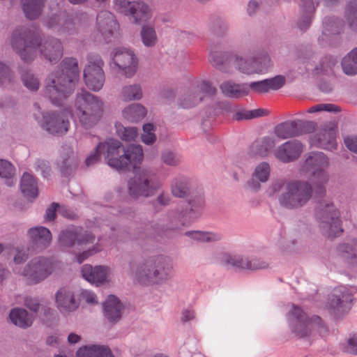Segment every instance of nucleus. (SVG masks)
I'll return each mask as SVG.
<instances>
[{
    "label": "nucleus",
    "mask_w": 357,
    "mask_h": 357,
    "mask_svg": "<svg viewBox=\"0 0 357 357\" xmlns=\"http://www.w3.org/2000/svg\"><path fill=\"white\" fill-rule=\"evenodd\" d=\"M77 19H78V15L77 13L69 14L66 12H62L59 15L58 21H62L63 22H72Z\"/></svg>",
    "instance_id": "774afa93"
},
{
    "label": "nucleus",
    "mask_w": 357,
    "mask_h": 357,
    "mask_svg": "<svg viewBox=\"0 0 357 357\" xmlns=\"http://www.w3.org/2000/svg\"><path fill=\"white\" fill-rule=\"evenodd\" d=\"M104 62L98 55L91 56L84 70V79L91 90L98 91L104 85L105 77L102 70Z\"/></svg>",
    "instance_id": "f8f14e48"
},
{
    "label": "nucleus",
    "mask_w": 357,
    "mask_h": 357,
    "mask_svg": "<svg viewBox=\"0 0 357 357\" xmlns=\"http://www.w3.org/2000/svg\"><path fill=\"white\" fill-rule=\"evenodd\" d=\"M79 75L77 59L66 58L61 63L60 68L47 77L45 83V96L53 104L60 105L61 101L74 91Z\"/></svg>",
    "instance_id": "7ed1b4c3"
},
{
    "label": "nucleus",
    "mask_w": 357,
    "mask_h": 357,
    "mask_svg": "<svg viewBox=\"0 0 357 357\" xmlns=\"http://www.w3.org/2000/svg\"><path fill=\"white\" fill-rule=\"evenodd\" d=\"M291 315L296 321L294 326V332L300 337L307 336L313 328V324L307 320L306 314L301 309L293 305Z\"/></svg>",
    "instance_id": "4be33fe9"
},
{
    "label": "nucleus",
    "mask_w": 357,
    "mask_h": 357,
    "mask_svg": "<svg viewBox=\"0 0 357 357\" xmlns=\"http://www.w3.org/2000/svg\"><path fill=\"white\" fill-rule=\"evenodd\" d=\"M95 241L96 236L91 231L75 226L62 230L59 236V243L63 248H72L75 245L86 246L93 244Z\"/></svg>",
    "instance_id": "9b49d317"
},
{
    "label": "nucleus",
    "mask_w": 357,
    "mask_h": 357,
    "mask_svg": "<svg viewBox=\"0 0 357 357\" xmlns=\"http://www.w3.org/2000/svg\"><path fill=\"white\" fill-rule=\"evenodd\" d=\"M328 166L327 157L321 152L310 153L301 165V171L310 173L312 176H318L320 172L327 173L325 169Z\"/></svg>",
    "instance_id": "a211bd4d"
},
{
    "label": "nucleus",
    "mask_w": 357,
    "mask_h": 357,
    "mask_svg": "<svg viewBox=\"0 0 357 357\" xmlns=\"http://www.w3.org/2000/svg\"><path fill=\"white\" fill-rule=\"evenodd\" d=\"M272 190L275 192L282 190L279 197V202L289 209L303 206L312 197V185L306 181L278 180L273 183Z\"/></svg>",
    "instance_id": "39448f33"
},
{
    "label": "nucleus",
    "mask_w": 357,
    "mask_h": 357,
    "mask_svg": "<svg viewBox=\"0 0 357 357\" xmlns=\"http://www.w3.org/2000/svg\"><path fill=\"white\" fill-rule=\"evenodd\" d=\"M155 174L149 169H142L136 172L128 183V192L133 197H149L155 195L160 188Z\"/></svg>",
    "instance_id": "9d476101"
},
{
    "label": "nucleus",
    "mask_w": 357,
    "mask_h": 357,
    "mask_svg": "<svg viewBox=\"0 0 357 357\" xmlns=\"http://www.w3.org/2000/svg\"><path fill=\"white\" fill-rule=\"evenodd\" d=\"M24 305L31 311L37 312L40 304L37 298L27 296L24 299Z\"/></svg>",
    "instance_id": "e2e57ef3"
},
{
    "label": "nucleus",
    "mask_w": 357,
    "mask_h": 357,
    "mask_svg": "<svg viewBox=\"0 0 357 357\" xmlns=\"http://www.w3.org/2000/svg\"><path fill=\"white\" fill-rule=\"evenodd\" d=\"M46 0H21L22 10L26 17L35 20L42 14Z\"/></svg>",
    "instance_id": "393cba45"
},
{
    "label": "nucleus",
    "mask_w": 357,
    "mask_h": 357,
    "mask_svg": "<svg viewBox=\"0 0 357 357\" xmlns=\"http://www.w3.org/2000/svg\"><path fill=\"white\" fill-rule=\"evenodd\" d=\"M11 80L10 69L8 66L0 62V84Z\"/></svg>",
    "instance_id": "680f3d73"
},
{
    "label": "nucleus",
    "mask_w": 357,
    "mask_h": 357,
    "mask_svg": "<svg viewBox=\"0 0 357 357\" xmlns=\"http://www.w3.org/2000/svg\"><path fill=\"white\" fill-rule=\"evenodd\" d=\"M28 236L32 243L37 248L44 249L48 247L52 241L50 231L42 226L32 227L28 230Z\"/></svg>",
    "instance_id": "5701e85b"
},
{
    "label": "nucleus",
    "mask_w": 357,
    "mask_h": 357,
    "mask_svg": "<svg viewBox=\"0 0 357 357\" xmlns=\"http://www.w3.org/2000/svg\"><path fill=\"white\" fill-rule=\"evenodd\" d=\"M304 145L298 140L288 141L273 151L274 156L280 161L287 163L297 160L303 151Z\"/></svg>",
    "instance_id": "f3484780"
},
{
    "label": "nucleus",
    "mask_w": 357,
    "mask_h": 357,
    "mask_svg": "<svg viewBox=\"0 0 357 357\" xmlns=\"http://www.w3.org/2000/svg\"><path fill=\"white\" fill-rule=\"evenodd\" d=\"M274 132L277 137L284 139L298 136L295 121H287L275 126Z\"/></svg>",
    "instance_id": "7c9ffc66"
},
{
    "label": "nucleus",
    "mask_w": 357,
    "mask_h": 357,
    "mask_svg": "<svg viewBox=\"0 0 357 357\" xmlns=\"http://www.w3.org/2000/svg\"><path fill=\"white\" fill-rule=\"evenodd\" d=\"M353 295L350 291L344 287H340L333 289L328 298V306L334 312L344 313L351 307Z\"/></svg>",
    "instance_id": "dca6fc26"
},
{
    "label": "nucleus",
    "mask_w": 357,
    "mask_h": 357,
    "mask_svg": "<svg viewBox=\"0 0 357 357\" xmlns=\"http://www.w3.org/2000/svg\"><path fill=\"white\" fill-rule=\"evenodd\" d=\"M55 301L56 307L61 312H73L79 307L74 292L68 287H61L56 291Z\"/></svg>",
    "instance_id": "aec40b11"
},
{
    "label": "nucleus",
    "mask_w": 357,
    "mask_h": 357,
    "mask_svg": "<svg viewBox=\"0 0 357 357\" xmlns=\"http://www.w3.org/2000/svg\"><path fill=\"white\" fill-rule=\"evenodd\" d=\"M342 67L347 75H354L357 74V47L353 49L343 58Z\"/></svg>",
    "instance_id": "f704fd0d"
},
{
    "label": "nucleus",
    "mask_w": 357,
    "mask_h": 357,
    "mask_svg": "<svg viewBox=\"0 0 357 357\" xmlns=\"http://www.w3.org/2000/svg\"><path fill=\"white\" fill-rule=\"evenodd\" d=\"M21 191L28 199H34L38 196V186L33 176L29 173H24L20 184Z\"/></svg>",
    "instance_id": "c85d7f7f"
},
{
    "label": "nucleus",
    "mask_w": 357,
    "mask_h": 357,
    "mask_svg": "<svg viewBox=\"0 0 357 357\" xmlns=\"http://www.w3.org/2000/svg\"><path fill=\"white\" fill-rule=\"evenodd\" d=\"M346 349L350 354L357 355V335L356 334L350 335L348 338Z\"/></svg>",
    "instance_id": "0e129e2a"
},
{
    "label": "nucleus",
    "mask_w": 357,
    "mask_h": 357,
    "mask_svg": "<svg viewBox=\"0 0 357 357\" xmlns=\"http://www.w3.org/2000/svg\"><path fill=\"white\" fill-rule=\"evenodd\" d=\"M249 91L251 90L255 93H264L268 92L267 82L266 79L253 82L248 85Z\"/></svg>",
    "instance_id": "5fc2aeb1"
},
{
    "label": "nucleus",
    "mask_w": 357,
    "mask_h": 357,
    "mask_svg": "<svg viewBox=\"0 0 357 357\" xmlns=\"http://www.w3.org/2000/svg\"><path fill=\"white\" fill-rule=\"evenodd\" d=\"M44 128L51 134L62 135L68 130L69 121L63 113H47L43 116Z\"/></svg>",
    "instance_id": "6ab92c4d"
},
{
    "label": "nucleus",
    "mask_w": 357,
    "mask_h": 357,
    "mask_svg": "<svg viewBox=\"0 0 357 357\" xmlns=\"http://www.w3.org/2000/svg\"><path fill=\"white\" fill-rule=\"evenodd\" d=\"M10 319L15 325L22 328L30 327L33 321L34 317L23 308L16 307L10 312Z\"/></svg>",
    "instance_id": "bb28decb"
},
{
    "label": "nucleus",
    "mask_w": 357,
    "mask_h": 357,
    "mask_svg": "<svg viewBox=\"0 0 357 357\" xmlns=\"http://www.w3.org/2000/svg\"><path fill=\"white\" fill-rule=\"evenodd\" d=\"M155 127L151 123H146L143 126V134L142 135V142L150 145L153 144L156 140V136L154 133Z\"/></svg>",
    "instance_id": "de8ad7c7"
},
{
    "label": "nucleus",
    "mask_w": 357,
    "mask_h": 357,
    "mask_svg": "<svg viewBox=\"0 0 357 357\" xmlns=\"http://www.w3.org/2000/svg\"><path fill=\"white\" fill-rule=\"evenodd\" d=\"M345 15L348 22H357V4L356 3H349L345 10Z\"/></svg>",
    "instance_id": "6e6d98bb"
},
{
    "label": "nucleus",
    "mask_w": 357,
    "mask_h": 357,
    "mask_svg": "<svg viewBox=\"0 0 357 357\" xmlns=\"http://www.w3.org/2000/svg\"><path fill=\"white\" fill-rule=\"evenodd\" d=\"M115 9L125 15L132 17L135 22L146 21L151 17L149 7L142 1L114 0Z\"/></svg>",
    "instance_id": "ddd939ff"
},
{
    "label": "nucleus",
    "mask_w": 357,
    "mask_h": 357,
    "mask_svg": "<svg viewBox=\"0 0 357 357\" xmlns=\"http://www.w3.org/2000/svg\"><path fill=\"white\" fill-rule=\"evenodd\" d=\"M100 249L98 247V245H95L93 248L89 249L88 250L84 251L82 253H79L76 255V259L78 263H82L85 259H86L89 257L100 252Z\"/></svg>",
    "instance_id": "bf43d9fd"
},
{
    "label": "nucleus",
    "mask_w": 357,
    "mask_h": 357,
    "mask_svg": "<svg viewBox=\"0 0 357 357\" xmlns=\"http://www.w3.org/2000/svg\"><path fill=\"white\" fill-rule=\"evenodd\" d=\"M58 264L54 260L43 256L31 259L24 267L21 272L29 284H36L47 278L54 272Z\"/></svg>",
    "instance_id": "6e6552de"
},
{
    "label": "nucleus",
    "mask_w": 357,
    "mask_h": 357,
    "mask_svg": "<svg viewBox=\"0 0 357 357\" xmlns=\"http://www.w3.org/2000/svg\"><path fill=\"white\" fill-rule=\"evenodd\" d=\"M109 271V268L103 266L93 267L90 264H85L82 267V274L84 279L96 285L107 282Z\"/></svg>",
    "instance_id": "412c9836"
},
{
    "label": "nucleus",
    "mask_w": 357,
    "mask_h": 357,
    "mask_svg": "<svg viewBox=\"0 0 357 357\" xmlns=\"http://www.w3.org/2000/svg\"><path fill=\"white\" fill-rule=\"evenodd\" d=\"M232 65L239 73L252 75L266 72L273 63L268 52H261L245 56L236 54L232 57Z\"/></svg>",
    "instance_id": "0eeeda50"
},
{
    "label": "nucleus",
    "mask_w": 357,
    "mask_h": 357,
    "mask_svg": "<svg viewBox=\"0 0 357 357\" xmlns=\"http://www.w3.org/2000/svg\"><path fill=\"white\" fill-rule=\"evenodd\" d=\"M122 305L114 296H109L104 304V313L110 321H116L120 319L122 312Z\"/></svg>",
    "instance_id": "a878e982"
},
{
    "label": "nucleus",
    "mask_w": 357,
    "mask_h": 357,
    "mask_svg": "<svg viewBox=\"0 0 357 357\" xmlns=\"http://www.w3.org/2000/svg\"><path fill=\"white\" fill-rule=\"evenodd\" d=\"M268 91L270 90H278L285 84V77L282 75H277L271 79H266Z\"/></svg>",
    "instance_id": "603ef678"
},
{
    "label": "nucleus",
    "mask_w": 357,
    "mask_h": 357,
    "mask_svg": "<svg viewBox=\"0 0 357 357\" xmlns=\"http://www.w3.org/2000/svg\"><path fill=\"white\" fill-rule=\"evenodd\" d=\"M337 123L329 121L321 126V128L312 138V144L327 150L336 149Z\"/></svg>",
    "instance_id": "4468645a"
},
{
    "label": "nucleus",
    "mask_w": 357,
    "mask_h": 357,
    "mask_svg": "<svg viewBox=\"0 0 357 357\" xmlns=\"http://www.w3.org/2000/svg\"><path fill=\"white\" fill-rule=\"evenodd\" d=\"M143 96L142 87L138 84L124 86L122 88L121 97L125 102L139 100Z\"/></svg>",
    "instance_id": "72a5a7b5"
},
{
    "label": "nucleus",
    "mask_w": 357,
    "mask_h": 357,
    "mask_svg": "<svg viewBox=\"0 0 357 357\" xmlns=\"http://www.w3.org/2000/svg\"><path fill=\"white\" fill-rule=\"evenodd\" d=\"M268 114V111L264 109H257L250 111H241L235 114L234 119L237 121L243 119H251L259 116H266Z\"/></svg>",
    "instance_id": "a18cd8bd"
},
{
    "label": "nucleus",
    "mask_w": 357,
    "mask_h": 357,
    "mask_svg": "<svg viewBox=\"0 0 357 357\" xmlns=\"http://www.w3.org/2000/svg\"><path fill=\"white\" fill-rule=\"evenodd\" d=\"M316 214L322 233L326 237L333 238L343 231L340 224V212L332 202L326 200L320 202Z\"/></svg>",
    "instance_id": "1a4fd4ad"
},
{
    "label": "nucleus",
    "mask_w": 357,
    "mask_h": 357,
    "mask_svg": "<svg viewBox=\"0 0 357 357\" xmlns=\"http://www.w3.org/2000/svg\"><path fill=\"white\" fill-rule=\"evenodd\" d=\"M337 64L336 59L329 56L324 58L321 63V69L327 73L331 71L334 66Z\"/></svg>",
    "instance_id": "052dcab7"
},
{
    "label": "nucleus",
    "mask_w": 357,
    "mask_h": 357,
    "mask_svg": "<svg viewBox=\"0 0 357 357\" xmlns=\"http://www.w3.org/2000/svg\"><path fill=\"white\" fill-rule=\"evenodd\" d=\"M163 162L168 165L175 166L179 163V158L175 153L171 151H166L162 155Z\"/></svg>",
    "instance_id": "4d7b16f0"
},
{
    "label": "nucleus",
    "mask_w": 357,
    "mask_h": 357,
    "mask_svg": "<svg viewBox=\"0 0 357 357\" xmlns=\"http://www.w3.org/2000/svg\"><path fill=\"white\" fill-rule=\"evenodd\" d=\"M249 258L241 255H230L225 254L221 258L224 265L231 266L236 268L248 269Z\"/></svg>",
    "instance_id": "4c0bfd02"
},
{
    "label": "nucleus",
    "mask_w": 357,
    "mask_h": 357,
    "mask_svg": "<svg viewBox=\"0 0 357 357\" xmlns=\"http://www.w3.org/2000/svg\"><path fill=\"white\" fill-rule=\"evenodd\" d=\"M312 194L318 197H322L326 192V185L328 181V173L320 172L318 176H312Z\"/></svg>",
    "instance_id": "c9c22d12"
},
{
    "label": "nucleus",
    "mask_w": 357,
    "mask_h": 357,
    "mask_svg": "<svg viewBox=\"0 0 357 357\" xmlns=\"http://www.w3.org/2000/svg\"><path fill=\"white\" fill-rule=\"evenodd\" d=\"M77 357H114L109 348L105 346L93 345L80 348Z\"/></svg>",
    "instance_id": "cd10ccee"
},
{
    "label": "nucleus",
    "mask_w": 357,
    "mask_h": 357,
    "mask_svg": "<svg viewBox=\"0 0 357 357\" xmlns=\"http://www.w3.org/2000/svg\"><path fill=\"white\" fill-rule=\"evenodd\" d=\"M338 252L340 255L354 266H357V257L353 247L349 243H343L339 245Z\"/></svg>",
    "instance_id": "ea45409f"
},
{
    "label": "nucleus",
    "mask_w": 357,
    "mask_h": 357,
    "mask_svg": "<svg viewBox=\"0 0 357 357\" xmlns=\"http://www.w3.org/2000/svg\"><path fill=\"white\" fill-rule=\"evenodd\" d=\"M114 15L107 10H102L97 15V22H113Z\"/></svg>",
    "instance_id": "338daca9"
},
{
    "label": "nucleus",
    "mask_w": 357,
    "mask_h": 357,
    "mask_svg": "<svg viewBox=\"0 0 357 357\" xmlns=\"http://www.w3.org/2000/svg\"><path fill=\"white\" fill-rule=\"evenodd\" d=\"M141 36L144 45L146 47H152L156 43L157 36L152 26L144 25L141 31Z\"/></svg>",
    "instance_id": "58836bf2"
},
{
    "label": "nucleus",
    "mask_w": 357,
    "mask_h": 357,
    "mask_svg": "<svg viewBox=\"0 0 357 357\" xmlns=\"http://www.w3.org/2000/svg\"><path fill=\"white\" fill-rule=\"evenodd\" d=\"M210 63L217 69L222 73L231 74L234 72L232 63L226 61L225 55L221 52L211 54L209 57Z\"/></svg>",
    "instance_id": "2f4dec72"
},
{
    "label": "nucleus",
    "mask_w": 357,
    "mask_h": 357,
    "mask_svg": "<svg viewBox=\"0 0 357 357\" xmlns=\"http://www.w3.org/2000/svg\"><path fill=\"white\" fill-rule=\"evenodd\" d=\"M146 114V108L139 104L130 105L123 111V117L130 122H138L144 119Z\"/></svg>",
    "instance_id": "473e14b6"
},
{
    "label": "nucleus",
    "mask_w": 357,
    "mask_h": 357,
    "mask_svg": "<svg viewBox=\"0 0 357 357\" xmlns=\"http://www.w3.org/2000/svg\"><path fill=\"white\" fill-rule=\"evenodd\" d=\"M199 93V91H196L185 95L181 102V106L183 108H189L197 105L202 100Z\"/></svg>",
    "instance_id": "49530a36"
},
{
    "label": "nucleus",
    "mask_w": 357,
    "mask_h": 357,
    "mask_svg": "<svg viewBox=\"0 0 357 357\" xmlns=\"http://www.w3.org/2000/svg\"><path fill=\"white\" fill-rule=\"evenodd\" d=\"M75 107L79 122L86 129L96 125L103 113L102 101L86 90L77 93Z\"/></svg>",
    "instance_id": "423d86ee"
},
{
    "label": "nucleus",
    "mask_w": 357,
    "mask_h": 357,
    "mask_svg": "<svg viewBox=\"0 0 357 357\" xmlns=\"http://www.w3.org/2000/svg\"><path fill=\"white\" fill-rule=\"evenodd\" d=\"M15 172V167L10 162L0 159V176L9 179L7 183L9 186L13 185L14 183L13 178Z\"/></svg>",
    "instance_id": "79ce46f5"
},
{
    "label": "nucleus",
    "mask_w": 357,
    "mask_h": 357,
    "mask_svg": "<svg viewBox=\"0 0 357 357\" xmlns=\"http://www.w3.org/2000/svg\"><path fill=\"white\" fill-rule=\"evenodd\" d=\"M268 266V264L265 261L260 259H249L248 269L249 270H259L266 268Z\"/></svg>",
    "instance_id": "13d9d810"
},
{
    "label": "nucleus",
    "mask_w": 357,
    "mask_h": 357,
    "mask_svg": "<svg viewBox=\"0 0 357 357\" xmlns=\"http://www.w3.org/2000/svg\"><path fill=\"white\" fill-rule=\"evenodd\" d=\"M152 229V234L162 238H172L178 233L177 227L169 225L155 223Z\"/></svg>",
    "instance_id": "e433bc0d"
},
{
    "label": "nucleus",
    "mask_w": 357,
    "mask_h": 357,
    "mask_svg": "<svg viewBox=\"0 0 357 357\" xmlns=\"http://www.w3.org/2000/svg\"><path fill=\"white\" fill-rule=\"evenodd\" d=\"M185 235L192 238L202 242L217 241L221 239V236L216 233L202 232L199 231H188Z\"/></svg>",
    "instance_id": "a19ab883"
},
{
    "label": "nucleus",
    "mask_w": 357,
    "mask_h": 357,
    "mask_svg": "<svg viewBox=\"0 0 357 357\" xmlns=\"http://www.w3.org/2000/svg\"><path fill=\"white\" fill-rule=\"evenodd\" d=\"M114 63L124 72L127 77H132L136 73L138 60L134 52L125 48L115 50L112 57Z\"/></svg>",
    "instance_id": "2eb2a0df"
},
{
    "label": "nucleus",
    "mask_w": 357,
    "mask_h": 357,
    "mask_svg": "<svg viewBox=\"0 0 357 357\" xmlns=\"http://www.w3.org/2000/svg\"><path fill=\"white\" fill-rule=\"evenodd\" d=\"M295 121L296 123L298 136L305 133L312 132L315 130L316 123L314 121L301 120Z\"/></svg>",
    "instance_id": "3c124183"
},
{
    "label": "nucleus",
    "mask_w": 357,
    "mask_h": 357,
    "mask_svg": "<svg viewBox=\"0 0 357 357\" xmlns=\"http://www.w3.org/2000/svg\"><path fill=\"white\" fill-rule=\"evenodd\" d=\"M128 273L144 284L157 283L165 280L171 273V267L162 257L132 261Z\"/></svg>",
    "instance_id": "20e7f679"
},
{
    "label": "nucleus",
    "mask_w": 357,
    "mask_h": 357,
    "mask_svg": "<svg viewBox=\"0 0 357 357\" xmlns=\"http://www.w3.org/2000/svg\"><path fill=\"white\" fill-rule=\"evenodd\" d=\"M189 188L185 181L175 179L172 184V193L174 197H185L189 195Z\"/></svg>",
    "instance_id": "c03bdc74"
},
{
    "label": "nucleus",
    "mask_w": 357,
    "mask_h": 357,
    "mask_svg": "<svg viewBox=\"0 0 357 357\" xmlns=\"http://www.w3.org/2000/svg\"><path fill=\"white\" fill-rule=\"evenodd\" d=\"M10 45L20 59L26 63L35 59L37 50L51 63H56L63 54V45L59 39L48 37L41 40L37 32L26 28H20L13 31Z\"/></svg>",
    "instance_id": "f257e3e1"
},
{
    "label": "nucleus",
    "mask_w": 357,
    "mask_h": 357,
    "mask_svg": "<svg viewBox=\"0 0 357 357\" xmlns=\"http://www.w3.org/2000/svg\"><path fill=\"white\" fill-rule=\"evenodd\" d=\"M102 153L107 159L108 165L117 170L126 169L130 165L135 167L144 155L140 145L132 144L126 149L119 140L109 139L97 146L94 153L86 158V165L90 167L98 163Z\"/></svg>",
    "instance_id": "f03ea898"
},
{
    "label": "nucleus",
    "mask_w": 357,
    "mask_h": 357,
    "mask_svg": "<svg viewBox=\"0 0 357 357\" xmlns=\"http://www.w3.org/2000/svg\"><path fill=\"white\" fill-rule=\"evenodd\" d=\"M321 111L328 112H339L340 109L337 106L332 104H319L314 105L307 110V113L312 114L319 112Z\"/></svg>",
    "instance_id": "864d4df0"
},
{
    "label": "nucleus",
    "mask_w": 357,
    "mask_h": 357,
    "mask_svg": "<svg viewBox=\"0 0 357 357\" xmlns=\"http://www.w3.org/2000/svg\"><path fill=\"white\" fill-rule=\"evenodd\" d=\"M275 145V140L274 138L266 137L261 141L254 142L250 149L253 154L264 157L268 154Z\"/></svg>",
    "instance_id": "c756f323"
},
{
    "label": "nucleus",
    "mask_w": 357,
    "mask_h": 357,
    "mask_svg": "<svg viewBox=\"0 0 357 357\" xmlns=\"http://www.w3.org/2000/svg\"><path fill=\"white\" fill-rule=\"evenodd\" d=\"M116 128L118 136L123 140L132 141L137 136V130L135 127H124L121 124H116Z\"/></svg>",
    "instance_id": "37998d69"
},
{
    "label": "nucleus",
    "mask_w": 357,
    "mask_h": 357,
    "mask_svg": "<svg viewBox=\"0 0 357 357\" xmlns=\"http://www.w3.org/2000/svg\"><path fill=\"white\" fill-rule=\"evenodd\" d=\"M344 142L349 151L357 154V136H347L344 137Z\"/></svg>",
    "instance_id": "69168bd1"
},
{
    "label": "nucleus",
    "mask_w": 357,
    "mask_h": 357,
    "mask_svg": "<svg viewBox=\"0 0 357 357\" xmlns=\"http://www.w3.org/2000/svg\"><path fill=\"white\" fill-rule=\"evenodd\" d=\"M22 82L26 87L31 91H37L40 86L39 79L30 73L22 75Z\"/></svg>",
    "instance_id": "8fccbe9b"
},
{
    "label": "nucleus",
    "mask_w": 357,
    "mask_h": 357,
    "mask_svg": "<svg viewBox=\"0 0 357 357\" xmlns=\"http://www.w3.org/2000/svg\"><path fill=\"white\" fill-rule=\"evenodd\" d=\"M270 174V167L266 162L260 163L255 169L254 177L261 182H266Z\"/></svg>",
    "instance_id": "09e8293b"
},
{
    "label": "nucleus",
    "mask_w": 357,
    "mask_h": 357,
    "mask_svg": "<svg viewBox=\"0 0 357 357\" xmlns=\"http://www.w3.org/2000/svg\"><path fill=\"white\" fill-rule=\"evenodd\" d=\"M222 93L229 98H241L249 94L248 84H236L233 81H225L220 86Z\"/></svg>",
    "instance_id": "b1692460"
}]
</instances>
